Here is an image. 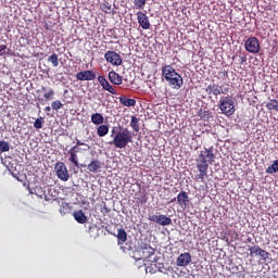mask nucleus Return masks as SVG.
<instances>
[{"instance_id": "nucleus-3", "label": "nucleus", "mask_w": 278, "mask_h": 278, "mask_svg": "<svg viewBox=\"0 0 278 278\" xmlns=\"http://www.w3.org/2000/svg\"><path fill=\"white\" fill-rule=\"evenodd\" d=\"M161 76L172 89L179 90L184 86L182 76L172 65H164L161 67Z\"/></svg>"}, {"instance_id": "nucleus-21", "label": "nucleus", "mask_w": 278, "mask_h": 278, "mask_svg": "<svg viewBox=\"0 0 278 278\" xmlns=\"http://www.w3.org/2000/svg\"><path fill=\"white\" fill-rule=\"evenodd\" d=\"M116 239H118V245L126 243L127 241V232L125 229L119 228L118 233L116 235Z\"/></svg>"}, {"instance_id": "nucleus-19", "label": "nucleus", "mask_w": 278, "mask_h": 278, "mask_svg": "<svg viewBox=\"0 0 278 278\" xmlns=\"http://www.w3.org/2000/svg\"><path fill=\"white\" fill-rule=\"evenodd\" d=\"M88 170L92 174H97L102 168L101 161L92 160L90 164L87 166Z\"/></svg>"}, {"instance_id": "nucleus-13", "label": "nucleus", "mask_w": 278, "mask_h": 278, "mask_svg": "<svg viewBox=\"0 0 278 278\" xmlns=\"http://www.w3.org/2000/svg\"><path fill=\"white\" fill-rule=\"evenodd\" d=\"M148 220H151L152 223H156L160 226L172 225V218L167 217L166 215H150V217H148Z\"/></svg>"}, {"instance_id": "nucleus-27", "label": "nucleus", "mask_w": 278, "mask_h": 278, "mask_svg": "<svg viewBox=\"0 0 278 278\" xmlns=\"http://www.w3.org/2000/svg\"><path fill=\"white\" fill-rule=\"evenodd\" d=\"M265 108H266L268 111H276V112H278V100L271 99L270 102H268L267 104H265Z\"/></svg>"}, {"instance_id": "nucleus-7", "label": "nucleus", "mask_w": 278, "mask_h": 278, "mask_svg": "<svg viewBox=\"0 0 278 278\" xmlns=\"http://www.w3.org/2000/svg\"><path fill=\"white\" fill-rule=\"evenodd\" d=\"M248 251H249V256L251 257L260 256L261 260H263V262H266L270 256L269 252H267L266 250H263L258 245L249 247Z\"/></svg>"}, {"instance_id": "nucleus-39", "label": "nucleus", "mask_w": 278, "mask_h": 278, "mask_svg": "<svg viewBox=\"0 0 278 278\" xmlns=\"http://www.w3.org/2000/svg\"><path fill=\"white\" fill-rule=\"evenodd\" d=\"M218 75H219L220 77H223V78L229 77V73L226 72V71L219 72Z\"/></svg>"}, {"instance_id": "nucleus-35", "label": "nucleus", "mask_w": 278, "mask_h": 278, "mask_svg": "<svg viewBox=\"0 0 278 278\" xmlns=\"http://www.w3.org/2000/svg\"><path fill=\"white\" fill-rule=\"evenodd\" d=\"M102 11L104 12V13H108V14H110L111 13V11H112V5L110 4V3H103L102 4Z\"/></svg>"}, {"instance_id": "nucleus-38", "label": "nucleus", "mask_w": 278, "mask_h": 278, "mask_svg": "<svg viewBox=\"0 0 278 278\" xmlns=\"http://www.w3.org/2000/svg\"><path fill=\"white\" fill-rule=\"evenodd\" d=\"M5 51H7V46L5 45H0V56L5 54Z\"/></svg>"}, {"instance_id": "nucleus-22", "label": "nucleus", "mask_w": 278, "mask_h": 278, "mask_svg": "<svg viewBox=\"0 0 278 278\" xmlns=\"http://www.w3.org/2000/svg\"><path fill=\"white\" fill-rule=\"evenodd\" d=\"M105 118L101 113H94L91 115V123L99 126L102 125Z\"/></svg>"}, {"instance_id": "nucleus-11", "label": "nucleus", "mask_w": 278, "mask_h": 278, "mask_svg": "<svg viewBox=\"0 0 278 278\" xmlns=\"http://www.w3.org/2000/svg\"><path fill=\"white\" fill-rule=\"evenodd\" d=\"M140 255L139 260L147 261L148 258L155 255V249L151 247L149 243H142L140 244Z\"/></svg>"}, {"instance_id": "nucleus-36", "label": "nucleus", "mask_w": 278, "mask_h": 278, "mask_svg": "<svg viewBox=\"0 0 278 278\" xmlns=\"http://www.w3.org/2000/svg\"><path fill=\"white\" fill-rule=\"evenodd\" d=\"M157 257H154V261H151V267H155L156 268V270H159V271H162L161 269H162V265H160L159 264V266H157Z\"/></svg>"}, {"instance_id": "nucleus-10", "label": "nucleus", "mask_w": 278, "mask_h": 278, "mask_svg": "<svg viewBox=\"0 0 278 278\" xmlns=\"http://www.w3.org/2000/svg\"><path fill=\"white\" fill-rule=\"evenodd\" d=\"M244 49L249 53H258L261 50V47H260V41L257 37H249L244 42Z\"/></svg>"}, {"instance_id": "nucleus-4", "label": "nucleus", "mask_w": 278, "mask_h": 278, "mask_svg": "<svg viewBox=\"0 0 278 278\" xmlns=\"http://www.w3.org/2000/svg\"><path fill=\"white\" fill-rule=\"evenodd\" d=\"M219 110L223 115L231 116L236 112L235 101L230 96L220 97L219 99Z\"/></svg>"}, {"instance_id": "nucleus-33", "label": "nucleus", "mask_w": 278, "mask_h": 278, "mask_svg": "<svg viewBox=\"0 0 278 278\" xmlns=\"http://www.w3.org/2000/svg\"><path fill=\"white\" fill-rule=\"evenodd\" d=\"M63 106L62 101L55 100L51 102V108L52 110H54L55 112H58L59 110H61Z\"/></svg>"}, {"instance_id": "nucleus-9", "label": "nucleus", "mask_w": 278, "mask_h": 278, "mask_svg": "<svg viewBox=\"0 0 278 278\" xmlns=\"http://www.w3.org/2000/svg\"><path fill=\"white\" fill-rule=\"evenodd\" d=\"M205 92L208 96L218 97L220 94L229 93V88H224L222 86H218L217 84H211L206 87Z\"/></svg>"}, {"instance_id": "nucleus-40", "label": "nucleus", "mask_w": 278, "mask_h": 278, "mask_svg": "<svg viewBox=\"0 0 278 278\" xmlns=\"http://www.w3.org/2000/svg\"><path fill=\"white\" fill-rule=\"evenodd\" d=\"M240 59V65H243V63L247 62V55H239Z\"/></svg>"}, {"instance_id": "nucleus-15", "label": "nucleus", "mask_w": 278, "mask_h": 278, "mask_svg": "<svg viewBox=\"0 0 278 278\" xmlns=\"http://www.w3.org/2000/svg\"><path fill=\"white\" fill-rule=\"evenodd\" d=\"M96 79V73L93 71H84L76 74V80L91 81Z\"/></svg>"}, {"instance_id": "nucleus-34", "label": "nucleus", "mask_w": 278, "mask_h": 278, "mask_svg": "<svg viewBox=\"0 0 278 278\" xmlns=\"http://www.w3.org/2000/svg\"><path fill=\"white\" fill-rule=\"evenodd\" d=\"M42 124H43V118H36L35 123H33V127H35V129H42Z\"/></svg>"}, {"instance_id": "nucleus-28", "label": "nucleus", "mask_w": 278, "mask_h": 278, "mask_svg": "<svg viewBox=\"0 0 278 278\" xmlns=\"http://www.w3.org/2000/svg\"><path fill=\"white\" fill-rule=\"evenodd\" d=\"M198 115L202 121H205V122L212 118L211 112L206 110H200Z\"/></svg>"}, {"instance_id": "nucleus-37", "label": "nucleus", "mask_w": 278, "mask_h": 278, "mask_svg": "<svg viewBox=\"0 0 278 278\" xmlns=\"http://www.w3.org/2000/svg\"><path fill=\"white\" fill-rule=\"evenodd\" d=\"M98 81H99L100 85L109 84L108 80H106V78L103 77V76H99V77H98Z\"/></svg>"}, {"instance_id": "nucleus-29", "label": "nucleus", "mask_w": 278, "mask_h": 278, "mask_svg": "<svg viewBox=\"0 0 278 278\" xmlns=\"http://www.w3.org/2000/svg\"><path fill=\"white\" fill-rule=\"evenodd\" d=\"M100 86H102L104 91L111 94H117V91L114 89V87L111 86L110 83L100 84Z\"/></svg>"}, {"instance_id": "nucleus-32", "label": "nucleus", "mask_w": 278, "mask_h": 278, "mask_svg": "<svg viewBox=\"0 0 278 278\" xmlns=\"http://www.w3.org/2000/svg\"><path fill=\"white\" fill-rule=\"evenodd\" d=\"M10 151V143L8 141H0V152L5 153Z\"/></svg>"}, {"instance_id": "nucleus-8", "label": "nucleus", "mask_w": 278, "mask_h": 278, "mask_svg": "<svg viewBox=\"0 0 278 278\" xmlns=\"http://www.w3.org/2000/svg\"><path fill=\"white\" fill-rule=\"evenodd\" d=\"M104 60H106V62L113 66H122L123 64L122 55L115 51H106L104 53Z\"/></svg>"}, {"instance_id": "nucleus-17", "label": "nucleus", "mask_w": 278, "mask_h": 278, "mask_svg": "<svg viewBox=\"0 0 278 278\" xmlns=\"http://www.w3.org/2000/svg\"><path fill=\"white\" fill-rule=\"evenodd\" d=\"M108 77L109 81H111V84H114L115 86H121L123 84V78L121 75L117 74V72H109Z\"/></svg>"}, {"instance_id": "nucleus-12", "label": "nucleus", "mask_w": 278, "mask_h": 278, "mask_svg": "<svg viewBox=\"0 0 278 278\" xmlns=\"http://www.w3.org/2000/svg\"><path fill=\"white\" fill-rule=\"evenodd\" d=\"M178 201V205L180 208H187L190 204V198H188V193L186 191H180L178 197L170 200V203Z\"/></svg>"}, {"instance_id": "nucleus-41", "label": "nucleus", "mask_w": 278, "mask_h": 278, "mask_svg": "<svg viewBox=\"0 0 278 278\" xmlns=\"http://www.w3.org/2000/svg\"><path fill=\"white\" fill-rule=\"evenodd\" d=\"M150 270V273L154 274L156 273L157 270H153L152 267H147V271Z\"/></svg>"}, {"instance_id": "nucleus-5", "label": "nucleus", "mask_w": 278, "mask_h": 278, "mask_svg": "<svg viewBox=\"0 0 278 278\" xmlns=\"http://www.w3.org/2000/svg\"><path fill=\"white\" fill-rule=\"evenodd\" d=\"M84 146L87 147L86 143L76 139V146L72 147L71 150H68V162H71V164H74L76 168H79V163H78L79 148L78 147H84Z\"/></svg>"}, {"instance_id": "nucleus-31", "label": "nucleus", "mask_w": 278, "mask_h": 278, "mask_svg": "<svg viewBox=\"0 0 278 278\" xmlns=\"http://www.w3.org/2000/svg\"><path fill=\"white\" fill-rule=\"evenodd\" d=\"M48 62L51 63L52 67L59 66V56L58 54L53 53L50 56H48Z\"/></svg>"}, {"instance_id": "nucleus-20", "label": "nucleus", "mask_w": 278, "mask_h": 278, "mask_svg": "<svg viewBox=\"0 0 278 278\" xmlns=\"http://www.w3.org/2000/svg\"><path fill=\"white\" fill-rule=\"evenodd\" d=\"M119 103L123 106L131 108L136 105V100L131 98H127L125 96L119 97Z\"/></svg>"}, {"instance_id": "nucleus-23", "label": "nucleus", "mask_w": 278, "mask_h": 278, "mask_svg": "<svg viewBox=\"0 0 278 278\" xmlns=\"http://www.w3.org/2000/svg\"><path fill=\"white\" fill-rule=\"evenodd\" d=\"M74 218L79 224H86L87 223V217H86V215L84 214L83 211L74 212Z\"/></svg>"}, {"instance_id": "nucleus-1", "label": "nucleus", "mask_w": 278, "mask_h": 278, "mask_svg": "<svg viewBox=\"0 0 278 278\" xmlns=\"http://www.w3.org/2000/svg\"><path fill=\"white\" fill-rule=\"evenodd\" d=\"M215 154L214 147L204 148V150L200 151L199 156L195 159V167L199 170V175L195 176V180H202L207 177V170L210 169V165L214 163Z\"/></svg>"}, {"instance_id": "nucleus-14", "label": "nucleus", "mask_w": 278, "mask_h": 278, "mask_svg": "<svg viewBox=\"0 0 278 278\" xmlns=\"http://www.w3.org/2000/svg\"><path fill=\"white\" fill-rule=\"evenodd\" d=\"M136 16H137V23L139 24L140 27H142L143 30L150 29L151 23L146 13L137 12Z\"/></svg>"}, {"instance_id": "nucleus-42", "label": "nucleus", "mask_w": 278, "mask_h": 278, "mask_svg": "<svg viewBox=\"0 0 278 278\" xmlns=\"http://www.w3.org/2000/svg\"><path fill=\"white\" fill-rule=\"evenodd\" d=\"M51 109H52L51 106H46L45 111L46 112H51Z\"/></svg>"}, {"instance_id": "nucleus-18", "label": "nucleus", "mask_w": 278, "mask_h": 278, "mask_svg": "<svg viewBox=\"0 0 278 278\" xmlns=\"http://www.w3.org/2000/svg\"><path fill=\"white\" fill-rule=\"evenodd\" d=\"M40 91L45 92L43 93V101H53L54 96H55V91L54 89H47V87H41Z\"/></svg>"}, {"instance_id": "nucleus-6", "label": "nucleus", "mask_w": 278, "mask_h": 278, "mask_svg": "<svg viewBox=\"0 0 278 278\" xmlns=\"http://www.w3.org/2000/svg\"><path fill=\"white\" fill-rule=\"evenodd\" d=\"M55 175L56 177L63 181L66 182L70 179V173L67 172L65 163L56 162L54 166Z\"/></svg>"}, {"instance_id": "nucleus-43", "label": "nucleus", "mask_w": 278, "mask_h": 278, "mask_svg": "<svg viewBox=\"0 0 278 278\" xmlns=\"http://www.w3.org/2000/svg\"><path fill=\"white\" fill-rule=\"evenodd\" d=\"M252 241H253L252 238H248V239H247V242H248V243H251Z\"/></svg>"}, {"instance_id": "nucleus-30", "label": "nucleus", "mask_w": 278, "mask_h": 278, "mask_svg": "<svg viewBox=\"0 0 278 278\" xmlns=\"http://www.w3.org/2000/svg\"><path fill=\"white\" fill-rule=\"evenodd\" d=\"M134 4V9L135 10H143V8H146L147 4V0H135V2H132Z\"/></svg>"}, {"instance_id": "nucleus-25", "label": "nucleus", "mask_w": 278, "mask_h": 278, "mask_svg": "<svg viewBox=\"0 0 278 278\" xmlns=\"http://www.w3.org/2000/svg\"><path fill=\"white\" fill-rule=\"evenodd\" d=\"M139 122L140 118L136 117V116H131V121H130V127L135 132H139L140 127H139Z\"/></svg>"}, {"instance_id": "nucleus-24", "label": "nucleus", "mask_w": 278, "mask_h": 278, "mask_svg": "<svg viewBox=\"0 0 278 278\" xmlns=\"http://www.w3.org/2000/svg\"><path fill=\"white\" fill-rule=\"evenodd\" d=\"M109 132H110V127H108V125L102 124L98 127V136L100 138L108 136Z\"/></svg>"}, {"instance_id": "nucleus-16", "label": "nucleus", "mask_w": 278, "mask_h": 278, "mask_svg": "<svg viewBox=\"0 0 278 278\" xmlns=\"http://www.w3.org/2000/svg\"><path fill=\"white\" fill-rule=\"evenodd\" d=\"M191 263V255L189 252H185L178 256V260L176 261V265L178 267H187L188 264Z\"/></svg>"}, {"instance_id": "nucleus-2", "label": "nucleus", "mask_w": 278, "mask_h": 278, "mask_svg": "<svg viewBox=\"0 0 278 278\" xmlns=\"http://www.w3.org/2000/svg\"><path fill=\"white\" fill-rule=\"evenodd\" d=\"M112 141L109 144H113L116 149H126L134 141V136L130 130L123 128L122 126H114L111 129Z\"/></svg>"}, {"instance_id": "nucleus-26", "label": "nucleus", "mask_w": 278, "mask_h": 278, "mask_svg": "<svg viewBox=\"0 0 278 278\" xmlns=\"http://www.w3.org/2000/svg\"><path fill=\"white\" fill-rule=\"evenodd\" d=\"M278 173V159L273 162L270 166L265 168V174H277Z\"/></svg>"}]
</instances>
